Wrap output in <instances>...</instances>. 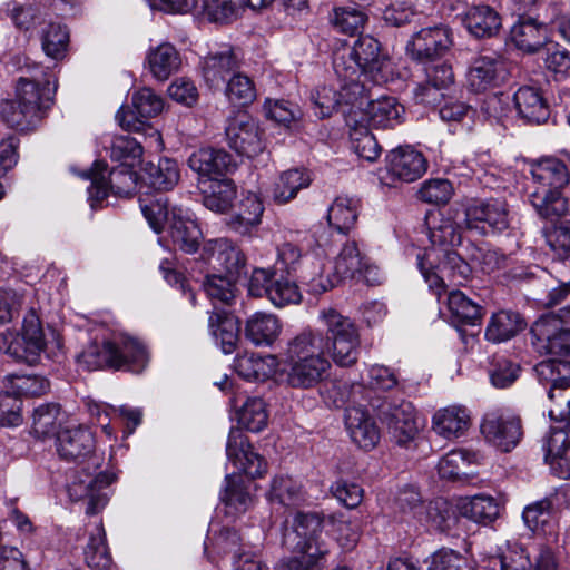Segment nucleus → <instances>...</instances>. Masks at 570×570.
Segmentation results:
<instances>
[{"instance_id": "nucleus-1", "label": "nucleus", "mask_w": 570, "mask_h": 570, "mask_svg": "<svg viewBox=\"0 0 570 570\" xmlns=\"http://www.w3.org/2000/svg\"><path fill=\"white\" fill-rule=\"evenodd\" d=\"M540 381L551 383L549 399L554 403L548 414L560 425L551 426L543 441L544 461L560 479H570V395L563 392L570 382L560 377V364L547 362L538 367Z\"/></svg>"}, {"instance_id": "nucleus-2", "label": "nucleus", "mask_w": 570, "mask_h": 570, "mask_svg": "<svg viewBox=\"0 0 570 570\" xmlns=\"http://www.w3.org/2000/svg\"><path fill=\"white\" fill-rule=\"evenodd\" d=\"M26 76L19 77L14 98L0 104V117L19 131L33 130L53 102V89L46 69L24 58Z\"/></svg>"}, {"instance_id": "nucleus-3", "label": "nucleus", "mask_w": 570, "mask_h": 570, "mask_svg": "<svg viewBox=\"0 0 570 570\" xmlns=\"http://www.w3.org/2000/svg\"><path fill=\"white\" fill-rule=\"evenodd\" d=\"M285 380L293 389H313L326 380L332 364L325 341L317 331L305 330L291 338L284 351Z\"/></svg>"}, {"instance_id": "nucleus-4", "label": "nucleus", "mask_w": 570, "mask_h": 570, "mask_svg": "<svg viewBox=\"0 0 570 570\" xmlns=\"http://www.w3.org/2000/svg\"><path fill=\"white\" fill-rule=\"evenodd\" d=\"M149 355L146 346L136 337L118 334L101 345H89L79 356V364L89 371L114 368L140 373L148 365Z\"/></svg>"}, {"instance_id": "nucleus-5", "label": "nucleus", "mask_w": 570, "mask_h": 570, "mask_svg": "<svg viewBox=\"0 0 570 570\" xmlns=\"http://www.w3.org/2000/svg\"><path fill=\"white\" fill-rule=\"evenodd\" d=\"M320 318L325 326L323 334L325 351H327L340 367H351L357 363L361 335L353 320L342 315L334 308L323 309Z\"/></svg>"}, {"instance_id": "nucleus-6", "label": "nucleus", "mask_w": 570, "mask_h": 570, "mask_svg": "<svg viewBox=\"0 0 570 570\" xmlns=\"http://www.w3.org/2000/svg\"><path fill=\"white\" fill-rule=\"evenodd\" d=\"M386 65L379 41L371 36L360 37L347 52L336 53L333 60L337 77L363 75L376 83L385 80Z\"/></svg>"}, {"instance_id": "nucleus-7", "label": "nucleus", "mask_w": 570, "mask_h": 570, "mask_svg": "<svg viewBox=\"0 0 570 570\" xmlns=\"http://www.w3.org/2000/svg\"><path fill=\"white\" fill-rule=\"evenodd\" d=\"M417 266L438 298L445 289V279L453 285H463L472 274L470 264L453 249H444L440 255L436 249L428 248L423 256H417Z\"/></svg>"}, {"instance_id": "nucleus-8", "label": "nucleus", "mask_w": 570, "mask_h": 570, "mask_svg": "<svg viewBox=\"0 0 570 570\" xmlns=\"http://www.w3.org/2000/svg\"><path fill=\"white\" fill-rule=\"evenodd\" d=\"M476 570H558L550 548H541L533 567L528 549L514 540H508L498 549V554L489 558L487 566Z\"/></svg>"}, {"instance_id": "nucleus-9", "label": "nucleus", "mask_w": 570, "mask_h": 570, "mask_svg": "<svg viewBox=\"0 0 570 570\" xmlns=\"http://www.w3.org/2000/svg\"><path fill=\"white\" fill-rule=\"evenodd\" d=\"M115 480L116 475L111 472H100L97 475L77 473L68 484L67 492L72 501H86V514L92 515L107 505L109 497L105 490Z\"/></svg>"}, {"instance_id": "nucleus-10", "label": "nucleus", "mask_w": 570, "mask_h": 570, "mask_svg": "<svg viewBox=\"0 0 570 570\" xmlns=\"http://www.w3.org/2000/svg\"><path fill=\"white\" fill-rule=\"evenodd\" d=\"M107 165L97 161L90 171L83 174V177L91 180L88 188L89 200L92 208L97 207L112 190L117 195L129 194L130 187L135 184V175L127 167L112 169L109 173V179L105 176Z\"/></svg>"}, {"instance_id": "nucleus-11", "label": "nucleus", "mask_w": 570, "mask_h": 570, "mask_svg": "<svg viewBox=\"0 0 570 570\" xmlns=\"http://www.w3.org/2000/svg\"><path fill=\"white\" fill-rule=\"evenodd\" d=\"M465 224L483 235L502 233L510 225L507 204L499 199L475 202L465 209Z\"/></svg>"}, {"instance_id": "nucleus-12", "label": "nucleus", "mask_w": 570, "mask_h": 570, "mask_svg": "<svg viewBox=\"0 0 570 570\" xmlns=\"http://www.w3.org/2000/svg\"><path fill=\"white\" fill-rule=\"evenodd\" d=\"M481 433L487 442L500 451L510 452L521 440V421L499 412L487 413L481 423Z\"/></svg>"}, {"instance_id": "nucleus-13", "label": "nucleus", "mask_w": 570, "mask_h": 570, "mask_svg": "<svg viewBox=\"0 0 570 570\" xmlns=\"http://www.w3.org/2000/svg\"><path fill=\"white\" fill-rule=\"evenodd\" d=\"M452 45L450 30L444 26L423 28L406 45L407 55L425 63L441 58Z\"/></svg>"}, {"instance_id": "nucleus-14", "label": "nucleus", "mask_w": 570, "mask_h": 570, "mask_svg": "<svg viewBox=\"0 0 570 570\" xmlns=\"http://www.w3.org/2000/svg\"><path fill=\"white\" fill-rule=\"evenodd\" d=\"M507 77L504 60L497 55L475 58L466 73L469 90L480 94L499 87Z\"/></svg>"}, {"instance_id": "nucleus-15", "label": "nucleus", "mask_w": 570, "mask_h": 570, "mask_svg": "<svg viewBox=\"0 0 570 570\" xmlns=\"http://www.w3.org/2000/svg\"><path fill=\"white\" fill-rule=\"evenodd\" d=\"M226 138L230 148L240 155L254 157L263 150L259 128L256 121L245 112L228 120Z\"/></svg>"}, {"instance_id": "nucleus-16", "label": "nucleus", "mask_w": 570, "mask_h": 570, "mask_svg": "<svg viewBox=\"0 0 570 570\" xmlns=\"http://www.w3.org/2000/svg\"><path fill=\"white\" fill-rule=\"evenodd\" d=\"M206 250L208 261L214 269L222 275L239 279L246 275V256L243 250L227 238L208 242Z\"/></svg>"}, {"instance_id": "nucleus-17", "label": "nucleus", "mask_w": 570, "mask_h": 570, "mask_svg": "<svg viewBox=\"0 0 570 570\" xmlns=\"http://www.w3.org/2000/svg\"><path fill=\"white\" fill-rule=\"evenodd\" d=\"M227 459L237 468L238 473H244L254 479L265 473L267 464L264 459L253 451L240 430L232 429L226 444Z\"/></svg>"}, {"instance_id": "nucleus-18", "label": "nucleus", "mask_w": 570, "mask_h": 570, "mask_svg": "<svg viewBox=\"0 0 570 570\" xmlns=\"http://www.w3.org/2000/svg\"><path fill=\"white\" fill-rule=\"evenodd\" d=\"M345 428L351 440L363 450L374 449L380 441V429L374 417L362 404L346 407Z\"/></svg>"}, {"instance_id": "nucleus-19", "label": "nucleus", "mask_w": 570, "mask_h": 570, "mask_svg": "<svg viewBox=\"0 0 570 570\" xmlns=\"http://www.w3.org/2000/svg\"><path fill=\"white\" fill-rule=\"evenodd\" d=\"M426 169L428 160L411 146L397 147L386 156V171L394 179L411 183L419 179Z\"/></svg>"}, {"instance_id": "nucleus-20", "label": "nucleus", "mask_w": 570, "mask_h": 570, "mask_svg": "<svg viewBox=\"0 0 570 570\" xmlns=\"http://www.w3.org/2000/svg\"><path fill=\"white\" fill-rule=\"evenodd\" d=\"M325 522L326 518H322L315 512H298L294 518L292 528L284 531L283 544L289 550H302L317 546L316 540Z\"/></svg>"}, {"instance_id": "nucleus-21", "label": "nucleus", "mask_w": 570, "mask_h": 570, "mask_svg": "<svg viewBox=\"0 0 570 570\" xmlns=\"http://www.w3.org/2000/svg\"><path fill=\"white\" fill-rule=\"evenodd\" d=\"M239 67V55L229 45H223L216 50H210L200 62L203 77L210 87L220 86L226 77Z\"/></svg>"}, {"instance_id": "nucleus-22", "label": "nucleus", "mask_w": 570, "mask_h": 570, "mask_svg": "<svg viewBox=\"0 0 570 570\" xmlns=\"http://www.w3.org/2000/svg\"><path fill=\"white\" fill-rule=\"evenodd\" d=\"M188 166L199 175V181L222 178L235 167L227 151L215 148H200L194 151L188 158Z\"/></svg>"}, {"instance_id": "nucleus-23", "label": "nucleus", "mask_w": 570, "mask_h": 570, "mask_svg": "<svg viewBox=\"0 0 570 570\" xmlns=\"http://www.w3.org/2000/svg\"><path fill=\"white\" fill-rule=\"evenodd\" d=\"M531 183L528 188L564 189L570 181L568 165L557 157H542L531 165Z\"/></svg>"}, {"instance_id": "nucleus-24", "label": "nucleus", "mask_w": 570, "mask_h": 570, "mask_svg": "<svg viewBox=\"0 0 570 570\" xmlns=\"http://www.w3.org/2000/svg\"><path fill=\"white\" fill-rule=\"evenodd\" d=\"M510 38L518 49L534 53L549 41V23L521 16L511 28Z\"/></svg>"}, {"instance_id": "nucleus-25", "label": "nucleus", "mask_w": 570, "mask_h": 570, "mask_svg": "<svg viewBox=\"0 0 570 570\" xmlns=\"http://www.w3.org/2000/svg\"><path fill=\"white\" fill-rule=\"evenodd\" d=\"M384 413L389 432L399 445L407 444L419 433L420 426L412 403L402 401L400 404L390 405Z\"/></svg>"}, {"instance_id": "nucleus-26", "label": "nucleus", "mask_w": 570, "mask_h": 570, "mask_svg": "<svg viewBox=\"0 0 570 570\" xmlns=\"http://www.w3.org/2000/svg\"><path fill=\"white\" fill-rule=\"evenodd\" d=\"M527 197L537 215L551 223L570 213L569 199L564 196L563 189L528 188Z\"/></svg>"}, {"instance_id": "nucleus-27", "label": "nucleus", "mask_w": 570, "mask_h": 570, "mask_svg": "<svg viewBox=\"0 0 570 570\" xmlns=\"http://www.w3.org/2000/svg\"><path fill=\"white\" fill-rule=\"evenodd\" d=\"M95 450L92 432L85 426L67 428L57 435V451L68 461H78L89 456Z\"/></svg>"}, {"instance_id": "nucleus-28", "label": "nucleus", "mask_w": 570, "mask_h": 570, "mask_svg": "<svg viewBox=\"0 0 570 570\" xmlns=\"http://www.w3.org/2000/svg\"><path fill=\"white\" fill-rule=\"evenodd\" d=\"M168 234L173 244L183 252L193 254L198 250L202 230L180 208L170 212Z\"/></svg>"}, {"instance_id": "nucleus-29", "label": "nucleus", "mask_w": 570, "mask_h": 570, "mask_svg": "<svg viewBox=\"0 0 570 570\" xmlns=\"http://www.w3.org/2000/svg\"><path fill=\"white\" fill-rule=\"evenodd\" d=\"M365 116L373 127L394 128L404 121L405 108L395 97L383 96L367 101Z\"/></svg>"}, {"instance_id": "nucleus-30", "label": "nucleus", "mask_w": 570, "mask_h": 570, "mask_svg": "<svg viewBox=\"0 0 570 570\" xmlns=\"http://www.w3.org/2000/svg\"><path fill=\"white\" fill-rule=\"evenodd\" d=\"M518 114L530 124H542L550 116V108L538 88L520 87L513 95Z\"/></svg>"}, {"instance_id": "nucleus-31", "label": "nucleus", "mask_w": 570, "mask_h": 570, "mask_svg": "<svg viewBox=\"0 0 570 570\" xmlns=\"http://www.w3.org/2000/svg\"><path fill=\"white\" fill-rule=\"evenodd\" d=\"M199 188L203 193V203L205 207L219 214H224L233 207L237 195L235 184L233 180L227 178H215L210 181H199Z\"/></svg>"}, {"instance_id": "nucleus-32", "label": "nucleus", "mask_w": 570, "mask_h": 570, "mask_svg": "<svg viewBox=\"0 0 570 570\" xmlns=\"http://www.w3.org/2000/svg\"><path fill=\"white\" fill-rule=\"evenodd\" d=\"M282 331L281 321L273 314L257 312L245 324V337L256 346H271Z\"/></svg>"}, {"instance_id": "nucleus-33", "label": "nucleus", "mask_w": 570, "mask_h": 570, "mask_svg": "<svg viewBox=\"0 0 570 570\" xmlns=\"http://www.w3.org/2000/svg\"><path fill=\"white\" fill-rule=\"evenodd\" d=\"M463 23L475 38H491L499 32L502 24L499 13L487 4L469 8L463 17Z\"/></svg>"}, {"instance_id": "nucleus-34", "label": "nucleus", "mask_w": 570, "mask_h": 570, "mask_svg": "<svg viewBox=\"0 0 570 570\" xmlns=\"http://www.w3.org/2000/svg\"><path fill=\"white\" fill-rule=\"evenodd\" d=\"M470 423V415L465 407L451 405L436 411L432 417V429L445 439L463 435Z\"/></svg>"}, {"instance_id": "nucleus-35", "label": "nucleus", "mask_w": 570, "mask_h": 570, "mask_svg": "<svg viewBox=\"0 0 570 570\" xmlns=\"http://www.w3.org/2000/svg\"><path fill=\"white\" fill-rule=\"evenodd\" d=\"M208 327L217 344L225 354L235 351L239 340V322L224 311H214L208 318Z\"/></svg>"}, {"instance_id": "nucleus-36", "label": "nucleus", "mask_w": 570, "mask_h": 570, "mask_svg": "<svg viewBox=\"0 0 570 570\" xmlns=\"http://www.w3.org/2000/svg\"><path fill=\"white\" fill-rule=\"evenodd\" d=\"M146 62L155 79L166 81L179 70L181 58L173 45L165 42L148 51Z\"/></svg>"}, {"instance_id": "nucleus-37", "label": "nucleus", "mask_w": 570, "mask_h": 570, "mask_svg": "<svg viewBox=\"0 0 570 570\" xmlns=\"http://www.w3.org/2000/svg\"><path fill=\"white\" fill-rule=\"evenodd\" d=\"M220 500L225 505V513L233 518L245 513L253 505V498L245 487L242 475L236 473L225 476Z\"/></svg>"}, {"instance_id": "nucleus-38", "label": "nucleus", "mask_w": 570, "mask_h": 570, "mask_svg": "<svg viewBox=\"0 0 570 570\" xmlns=\"http://www.w3.org/2000/svg\"><path fill=\"white\" fill-rule=\"evenodd\" d=\"M366 256L362 255L355 242H347L334 261L333 275L328 279L334 287L343 279L355 278L361 275Z\"/></svg>"}, {"instance_id": "nucleus-39", "label": "nucleus", "mask_w": 570, "mask_h": 570, "mask_svg": "<svg viewBox=\"0 0 570 570\" xmlns=\"http://www.w3.org/2000/svg\"><path fill=\"white\" fill-rule=\"evenodd\" d=\"M456 512L476 523L488 524L499 515V504L490 495L478 494L460 498L455 504Z\"/></svg>"}, {"instance_id": "nucleus-40", "label": "nucleus", "mask_w": 570, "mask_h": 570, "mask_svg": "<svg viewBox=\"0 0 570 570\" xmlns=\"http://www.w3.org/2000/svg\"><path fill=\"white\" fill-rule=\"evenodd\" d=\"M263 212L261 198L248 191L243 196L237 212L227 219L226 224L232 230L244 235L261 223Z\"/></svg>"}, {"instance_id": "nucleus-41", "label": "nucleus", "mask_w": 570, "mask_h": 570, "mask_svg": "<svg viewBox=\"0 0 570 570\" xmlns=\"http://www.w3.org/2000/svg\"><path fill=\"white\" fill-rule=\"evenodd\" d=\"M276 366L274 355L261 356L255 353L238 355L234 362L237 374L247 381H264L275 373Z\"/></svg>"}, {"instance_id": "nucleus-42", "label": "nucleus", "mask_w": 570, "mask_h": 570, "mask_svg": "<svg viewBox=\"0 0 570 570\" xmlns=\"http://www.w3.org/2000/svg\"><path fill=\"white\" fill-rule=\"evenodd\" d=\"M240 538L235 530L224 529L217 538V544L224 553H232L235 558L234 570H268L259 557L252 552H240Z\"/></svg>"}, {"instance_id": "nucleus-43", "label": "nucleus", "mask_w": 570, "mask_h": 570, "mask_svg": "<svg viewBox=\"0 0 570 570\" xmlns=\"http://www.w3.org/2000/svg\"><path fill=\"white\" fill-rule=\"evenodd\" d=\"M271 503H278L284 507H297L305 501V492L302 484L289 475H275L266 492Z\"/></svg>"}, {"instance_id": "nucleus-44", "label": "nucleus", "mask_w": 570, "mask_h": 570, "mask_svg": "<svg viewBox=\"0 0 570 570\" xmlns=\"http://www.w3.org/2000/svg\"><path fill=\"white\" fill-rule=\"evenodd\" d=\"M429 238L432 244L431 248L436 249L440 255H443L444 249H451L461 244L460 226L454 222L450 212L429 227Z\"/></svg>"}, {"instance_id": "nucleus-45", "label": "nucleus", "mask_w": 570, "mask_h": 570, "mask_svg": "<svg viewBox=\"0 0 570 570\" xmlns=\"http://www.w3.org/2000/svg\"><path fill=\"white\" fill-rule=\"evenodd\" d=\"M358 217V200L347 196L334 199L327 212L328 224L341 234L354 228Z\"/></svg>"}, {"instance_id": "nucleus-46", "label": "nucleus", "mask_w": 570, "mask_h": 570, "mask_svg": "<svg viewBox=\"0 0 570 570\" xmlns=\"http://www.w3.org/2000/svg\"><path fill=\"white\" fill-rule=\"evenodd\" d=\"M523 327V320L518 313L501 311L491 317L485 330V337L492 343L505 342L515 336Z\"/></svg>"}, {"instance_id": "nucleus-47", "label": "nucleus", "mask_w": 570, "mask_h": 570, "mask_svg": "<svg viewBox=\"0 0 570 570\" xmlns=\"http://www.w3.org/2000/svg\"><path fill=\"white\" fill-rule=\"evenodd\" d=\"M312 179L304 169H289L281 174L273 188V199L277 204H286L294 199L301 189L307 188Z\"/></svg>"}, {"instance_id": "nucleus-48", "label": "nucleus", "mask_w": 570, "mask_h": 570, "mask_svg": "<svg viewBox=\"0 0 570 570\" xmlns=\"http://www.w3.org/2000/svg\"><path fill=\"white\" fill-rule=\"evenodd\" d=\"M144 179L157 190H169L179 180L178 165L170 158H160L157 164L147 163Z\"/></svg>"}, {"instance_id": "nucleus-49", "label": "nucleus", "mask_w": 570, "mask_h": 570, "mask_svg": "<svg viewBox=\"0 0 570 570\" xmlns=\"http://www.w3.org/2000/svg\"><path fill=\"white\" fill-rule=\"evenodd\" d=\"M65 414L56 403L39 405L33 410L31 432L37 438L58 435Z\"/></svg>"}, {"instance_id": "nucleus-50", "label": "nucleus", "mask_w": 570, "mask_h": 570, "mask_svg": "<svg viewBox=\"0 0 570 570\" xmlns=\"http://www.w3.org/2000/svg\"><path fill=\"white\" fill-rule=\"evenodd\" d=\"M351 121L352 118L350 117L347 119V124L351 126V148L360 158L370 163L375 161L382 153V148L379 145L377 139L366 126L358 124L356 120L352 126Z\"/></svg>"}, {"instance_id": "nucleus-51", "label": "nucleus", "mask_w": 570, "mask_h": 570, "mask_svg": "<svg viewBox=\"0 0 570 570\" xmlns=\"http://www.w3.org/2000/svg\"><path fill=\"white\" fill-rule=\"evenodd\" d=\"M237 281L222 274H213L205 278L203 287L214 305L230 306L237 296Z\"/></svg>"}, {"instance_id": "nucleus-52", "label": "nucleus", "mask_w": 570, "mask_h": 570, "mask_svg": "<svg viewBox=\"0 0 570 570\" xmlns=\"http://www.w3.org/2000/svg\"><path fill=\"white\" fill-rule=\"evenodd\" d=\"M448 308L456 322L474 325L482 317V307L468 298L461 291L448 295Z\"/></svg>"}, {"instance_id": "nucleus-53", "label": "nucleus", "mask_w": 570, "mask_h": 570, "mask_svg": "<svg viewBox=\"0 0 570 570\" xmlns=\"http://www.w3.org/2000/svg\"><path fill=\"white\" fill-rule=\"evenodd\" d=\"M542 235L554 258L560 261L570 259V220L544 227Z\"/></svg>"}, {"instance_id": "nucleus-54", "label": "nucleus", "mask_w": 570, "mask_h": 570, "mask_svg": "<svg viewBox=\"0 0 570 570\" xmlns=\"http://www.w3.org/2000/svg\"><path fill=\"white\" fill-rule=\"evenodd\" d=\"M85 560L88 567L97 570H105L109 568L111 558L109 556L106 540L105 530L101 524L96 529V534H91L89 542L85 549Z\"/></svg>"}, {"instance_id": "nucleus-55", "label": "nucleus", "mask_w": 570, "mask_h": 570, "mask_svg": "<svg viewBox=\"0 0 570 570\" xmlns=\"http://www.w3.org/2000/svg\"><path fill=\"white\" fill-rule=\"evenodd\" d=\"M268 414L265 402L259 397L248 399L238 413L239 423L252 432H259L267 425Z\"/></svg>"}, {"instance_id": "nucleus-56", "label": "nucleus", "mask_w": 570, "mask_h": 570, "mask_svg": "<svg viewBox=\"0 0 570 570\" xmlns=\"http://www.w3.org/2000/svg\"><path fill=\"white\" fill-rule=\"evenodd\" d=\"M139 203L145 218L155 233H160L165 224L169 226L170 214L164 195H158L155 199L140 198Z\"/></svg>"}, {"instance_id": "nucleus-57", "label": "nucleus", "mask_w": 570, "mask_h": 570, "mask_svg": "<svg viewBox=\"0 0 570 570\" xmlns=\"http://www.w3.org/2000/svg\"><path fill=\"white\" fill-rule=\"evenodd\" d=\"M519 373L520 366L504 356H494L489 367L490 382L497 389L511 386Z\"/></svg>"}, {"instance_id": "nucleus-58", "label": "nucleus", "mask_w": 570, "mask_h": 570, "mask_svg": "<svg viewBox=\"0 0 570 570\" xmlns=\"http://www.w3.org/2000/svg\"><path fill=\"white\" fill-rule=\"evenodd\" d=\"M69 43V32L61 24L51 23L42 36V49L45 53L55 59L60 60L65 57Z\"/></svg>"}, {"instance_id": "nucleus-59", "label": "nucleus", "mask_w": 570, "mask_h": 570, "mask_svg": "<svg viewBox=\"0 0 570 570\" xmlns=\"http://www.w3.org/2000/svg\"><path fill=\"white\" fill-rule=\"evenodd\" d=\"M297 556L284 559L278 570H321V561L325 551L318 546L302 550H291Z\"/></svg>"}, {"instance_id": "nucleus-60", "label": "nucleus", "mask_w": 570, "mask_h": 570, "mask_svg": "<svg viewBox=\"0 0 570 570\" xmlns=\"http://www.w3.org/2000/svg\"><path fill=\"white\" fill-rule=\"evenodd\" d=\"M23 344H27V350L30 355L39 358L40 353L45 350L46 341L38 315L30 311L23 318L22 331Z\"/></svg>"}, {"instance_id": "nucleus-61", "label": "nucleus", "mask_w": 570, "mask_h": 570, "mask_svg": "<svg viewBox=\"0 0 570 570\" xmlns=\"http://www.w3.org/2000/svg\"><path fill=\"white\" fill-rule=\"evenodd\" d=\"M226 96L229 101L240 106L253 102L256 98L253 80L244 73L235 72L227 82Z\"/></svg>"}, {"instance_id": "nucleus-62", "label": "nucleus", "mask_w": 570, "mask_h": 570, "mask_svg": "<svg viewBox=\"0 0 570 570\" xmlns=\"http://www.w3.org/2000/svg\"><path fill=\"white\" fill-rule=\"evenodd\" d=\"M366 16L363 11L352 7L335 8L332 22L343 33L355 35L363 29Z\"/></svg>"}, {"instance_id": "nucleus-63", "label": "nucleus", "mask_w": 570, "mask_h": 570, "mask_svg": "<svg viewBox=\"0 0 570 570\" xmlns=\"http://www.w3.org/2000/svg\"><path fill=\"white\" fill-rule=\"evenodd\" d=\"M552 503L549 499H542L527 505L522 518L525 525L532 532H546L551 520Z\"/></svg>"}, {"instance_id": "nucleus-64", "label": "nucleus", "mask_w": 570, "mask_h": 570, "mask_svg": "<svg viewBox=\"0 0 570 570\" xmlns=\"http://www.w3.org/2000/svg\"><path fill=\"white\" fill-rule=\"evenodd\" d=\"M266 296L276 307L299 303L302 295L297 285L288 279H276L266 289Z\"/></svg>"}]
</instances>
